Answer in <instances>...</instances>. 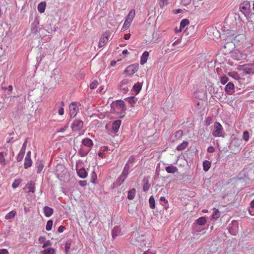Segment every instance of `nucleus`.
<instances>
[{"mask_svg":"<svg viewBox=\"0 0 254 254\" xmlns=\"http://www.w3.org/2000/svg\"><path fill=\"white\" fill-rule=\"evenodd\" d=\"M112 108L118 114L124 113L126 110L125 102L122 100H117L115 103H114Z\"/></svg>","mask_w":254,"mask_h":254,"instance_id":"1","label":"nucleus"},{"mask_svg":"<svg viewBox=\"0 0 254 254\" xmlns=\"http://www.w3.org/2000/svg\"><path fill=\"white\" fill-rule=\"evenodd\" d=\"M231 57L237 61L245 60L248 57V54L246 51H241L236 49L232 52Z\"/></svg>","mask_w":254,"mask_h":254,"instance_id":"2","label":"nucleus"},{"mask_svg":"<svg viewBox=\"0 0 254 254\" xmlns=\"http://www.w3.org/2000/svg\"><path fill=\"white\" fill-rule=\"evenodd\" d=\"M240 9L245 16L248 17L251 16V8L250 1L248 0L244 1L241 3Z\"/></svg>","mask_w":254,"mask_h":254,"instance_id":"3","label":"nucleus"},{"mask_svg":"<svg viewBox=\"0 0 254 254\" xmlns=\"http://www.w3.org/2000/svg\"><path fill=\"white\" fill-rule=\"evenodd\" d=\"M223 133L224 130L222 125L218 122H215L212 131L213 136L215 137H223Z\"/></svg>","mask_w":254,"mask_h":254,"instance_id":"4","label":"nucleus"},{"mask_svg":"<svg viewBox=\"0 0 254 254\" xmlns=\"http://www.w3.org/2000/svg\"><path fill=\"white\" fill-rule=\"evenodd\" d=\"M229 233L233 236H236L239 230L238 222L237 221H232L229 225Z\"/></svg>","mask_w":254,"mask_h":254,"instance_id":"5","label":"nucleus"},{"mask_svg":"<svg viewBox=\"0 0 254 254\" xmlns=\"http://www.w3.org/2000/svg\"><path fill=\"white\" fill-rule=\"evenodd\" d=\"M131 81L128 79H124L122 80L120 84L121 90L124 93H126L128 90V87H130Z\"/></svg>","mask_w":254,"mask_h":254,"instance_id":"6","label":"nucleus"},{"mask_svg":"<svg viewBox=\"0 0 254 254\" xmlns=\"http://www.w3.org/2000/svg\"><path fill=\"white\" fill-rule=\"evenodd\" d=\"M69 110L71 118L75 117L79 111L77 104L75 102L70 103L69 106Z\"/></svg>","mask_w":254,"mask_h":254,"instance_id":"7","label":"nucleus"},{"mask_svg":"<svg viewBox=\"0 0 254 254\" xmlns=\"http://www.w3.org/2000/svg\"><path fill=\"white\" fill-rule=\"evenodd\" d=\"M242 70L247 74H252L254 73V63L244 64L242 66Z\"/></svg>","mask_w":254,"mask_h":254,"instance_id":"8","label":"nucleus"},{"mask_svg":"<svg viewBox=\"0 0 254 254\" xmlns=\"http://www.w3.org/2000/svg\"><path fill=\"white\" fill-rule=\"evenodd\" d=\"M83 123L81 120H75L71 125V128L73 131H79L83 127Z\"/></svg>","mask_w":254,"mask_h":254,"instance_id":"9","label":"nucleus"},{"mask_svg":"<svg viewBox=\"0 0 254 254\" xmlns=\"http://www.w3.org/2000/svg\"><path fill=\"white\" fill-rule=\"evenodd\" d=\"M138 64H132L126 68L125 72L128 75H131L137 71Z\"/></svg>","mask_w":254,"mask_h":254,"instance_id":"10","label":"nucleus"},{"mask_svg":"<svg viewBox=\"0 0 254 254\" xmlns=\"http://www.w3.org/2000/svg\"><path fill=\"white\" fill-rule=\"evenodd\" d=\"M235 48V44L233 42H227L223 46V48L225 49V51L223 52L225 54L231 53L233 52V49Z\"/></svg>","mask_w":254,"mask_h":254,"instance_id":"11","label":"nucleus"},{"mask_svg":"<svg viewBox=\"0 0 254 254\" xmlns=\"http://www.w3.org/2000/svg\"><path fill=\"white\" fill-rule=\"evenodd\" d=\"M121 125V120H118L114 121L112 125V129L111 131V133L114 134L116 133L118 131Z\"/></svg>","mask_w":254,"mask_h":254,"instance_id":"12","label":"nucleus"},{"mask_svg":"<svg viewBox=\"0 0 254 254\" xmlns=\"http://www.w3.org/2000/svg\"><path fill=\"white\" fill-rule=\"evenodd\" d=\"M134 161V158L133 157H130L127 163L126 164L123 171L122 172L123 173H124L127 175H128L129 170L130 168V165H131Z\"/></svg>","mask_w":254,"mask_h":254,"instance_id":"13","label":"nucleus"},{"mask_svg":"<svg viewBox=\"0 0 254 254\" xmlns=\"http://www.w3.org/2000/svg\"><path fill=\"white\" fill-rule=\"evenodd\" d=\"M183 134V131L182 130H178L171 136L170 139L174 142L175 140L180 139Z\"/></svg>","mask_w":254,"mask_h":254,"instance_id":"14","label":"nucleus"},{"mask_svg":"<svg viewBox=\"0 0 254 254\" xmlns=\"http://www.w3.org/2000/svg\"><path fill=\"white\" fill-rule=\"evenodd\" d=\"M127 175L122 173L121 175L117 179L116 185L117 186H121V184L123 183L125 180L127 178Z\"/></svg>","mask_w":254,"mask_h":254,"instance_id":"15","label":"nucleus"},{"mask_svg":"<svg viewBox=\"0 0 254 254\" xmlns=\"http://www.w3.org/2000/svg\"><path fill=\"white\" fill-rule=\"evenodd\" d=\"M90 149L81 145L80 148L78 150V153L81 157L85 156L90 151Z\"/></svg>","mask_w":254,"mask_h":254,"instance_id":"16","label":"nucleus"},{"mask_svg":"<svg viewBox=\"0 0 254 254\" xmlns=\"http://www.w3.org/2000/svg\"><path fill=\"white\" fill-rule=\"evenodd\" d=\"M82 145H84L86 147L90 149L93 145V143L91 139L88 138H85L82 140Z\"/></svg>","mask_w":254,"mask_h":254,"instance_id":"17","label":"nucleus"},{"mask_svg":"<svg viewBox=\"0 0 254 254\" xmlns=\"http://www.w3.org/2000/svg\"><path fill=\"white\" fill-rule=\"evenodd\" d=\"M43 211L46 217H50L53 215L54 213V209L48 206H45L43 208Z\"/></svg>","mask_w":254,"mask_h":254,"instance_id":"18","label":"nucleus"},{"mask_svg":"<svg viewBox=\"0 0 254 254\" xmlns=\"http://www.w3.org/2000/svg\"><path fill=\"white\" fill-rule=\"evenodd\" d=\"M110 36L104 35L101 37L99 42V47L101 48L105 46V45L108 42Z\"/></svg>","mask_w":254,"mask_h":254,"instance_id":"19","label":"nucleus"},{"mask_svg":"<svg viewBox=\"0 0 254 254\" xmlns=\"http://www.w3.org/2000/svg\"><path fill=\"white\" fill-rule=\"evenodd\" d=\"M77 173L78 176L82 179L86 178L88 175V173L84 168L77 170Z\"/></svg>","mask_w":254,"mask_h":254,"instance_id":"20","label":"nucleus"},{"mask_svg":"<svg viewBox=\"0 0 254 254\" xmlns=\"http://www.w3.org/2000/svg\"><path fill=\"white\" fill-rule=\"evenodd\" d=\"M234 90V84L232 82H229L225 86V91L229 94H231Z\"/></svg>","mask_w":254,"mask_h":254,"instance_id":"21","label":"nucleus"},{"mask_svg":"<svg viewBox=\"0 0 254 254\" xmlns=\"http://www.w3.org/2000/svg\"><path fill=\"white\" fill-rule=\"evenodd\" d=\"M207 220L205 217H200L195 221L194 223L196 224L198 226H204L206 224Z\"/></svg>","mask_w":254,"mask_h":254,"instance_id":"22","label":"nucleus"},{"mask_svg":"<svg viewBox=\"0 0 254 254\" xmlns=\"http://www.w3.org/2000/svg\"><path fill=\"white\" fill-rule=\"evenodd\" d=\"M165 170L168 173L174 174L178 172V168L172 165L167 166L165 168Z\"/></svg>","mask_w":254,"mask_h":254,"instance_id":"23","label":"nucleus"},{"mask_svg":"<svg viewBox=\"0 0 254 254\" xmlns=\"http://www.w3.org/2000/svg\"><path fill=\"white\" fill-rule=\"evenodd\" d=\"M149 56V53L147 51H145L142 54L140 60V64L143 65L145 64L147 61Z\"/></svg>","mask_w":254,"mask_h":254,"instance_id":"24","label":"nucleus"},{"mask_svg":"<svg viewBox=\"0 0 254 254\" xmlns=\"http://www.w3.org/2000/svg\"><path fill=\"white\" fill-rule=\"evenodd\" d=\"M37 168V173L40 174L43 169L44 165L41 161H37L35 164Z\"/></svg>","mask_w":254,"mask_h":254,"instance_id":"25","label":"nucleus"},{"mask_svg":"<svg viewBox=\"0 0 254 254\" xmlns=\"http://www.w3.org/2000/svg\"><path fill=\"white\" fill-rule=\"evenodd\" d=\"M136 193V190L134 188L131 189L128 191L127 198L130 200H132L135 196Z\"/></svg>","mask_w":254,"mask_h":254,"instance_id":"26","label":"nucleus"},{"mask_svg":"<svg viewBox=\"0 0 254 254\" xmlns=\"http://www.w3.org/2000/svg\"><path fill=\"white\" fill-rule=\"evenodd\" d=\"M46 6V3L45 1L41 2L38 5V10L40 13H43L45 11Z\"/></svg>","mask_w":254,"mask_h":254,"instance_id":"27","label":"nucleus"},{"mask_svg":"<svg viewBox=\"0 0 254 254\" xmlns=\"http://www.w3.org/2000/svg\"><path fill=\"white\" fill-rule=\"evenodd\" d=\"M121 229L118 227H115L112 231V237L115 238L116 237L119 236L121 233Z\"/></svg>","mask_w":254,"mask_h":254,"instance_id":"28","label":"nucleus"},{"mask_svg":"<svg viewBox=\"0 0 254 254\" xmlns=\"http://www.w3.org/2000/svg\"><path fill=\"white\" fill-rule=\"evenodd\" d=\"M141 88H142L141 84L137 82L133 85V86L132 87V89L134 91H135L136 92V94H137L138 93H139V92L141 90Z\"/></svg>","mask_w":254,"mask_h":254,"instance_id":"29","label":"nucleus"},{"mask_svg":"<svg viewBox=\"0 0 254 254\" xmlns=\"http://www.w3.org/2000/svg\"><path fill=\"white\" fill-rule=\"evenodd\" d=\"M6 155V153L0 152V164L2 166H4L6 164L4 156Z\"/></svg>","mask_w":254,"mask_h":254,"instance_id":"30","label":"nucleus"},{"mask_svg":"<svg viewBox=\"0 0 254 254\" xmlns=\"http://www.w3.org/2000/svg\"><path fill=\"white\" fill-rule=\"evenodd\" d=\"M125 100L128 102L131 106H133L134 104H135L137 101V99L134 96L129 97L126 98Z\"/></svg>","mask_w":254,"mask_h":254,"instance_id":"31","label":"nucleus"},{"mask_svg":"<svg viewBox=\"0 0 254 254\" xmlns=\"http://www.w3.org/2000/svg\"><path fill=\"white\" fill-rule=\"evenodd\" d=\"M188 145L187 141H184L182 143L177 146L176 149L178 150L181 151L185 149Z\"/></svg>","mask_w":254,"mask_h":254,"instance_id":"32","label":"nucleus"},{"mask_svg":"<svg viewBox=\"0 0 254 254\" xmlns=\"http://www.w3.org/2000/svg\"><path fill=\"white\" fill-rule=\"evenodd\" d=\"M189 24V20L187 19H183L180 23V31H181L186 26Z\"/></svg>","mask_w":254,"mask_h":254,"instance_id":"33","label":"nucleus"},{"mask_svg":"<svg viewBox=\"0 0 254 254\" xmlns=\"http://www.w3.org/2000/svg\"><path fill=\"white\" fill-rule=\"evenodd\" d=\"M203 169L205 172H207L210 169L211 163L209 161L205 160L203 162Z\"/></svg>","mask_w":254,"mask_h":254,"instance_id":"34","label":"nucleus"},{"mask_svg":"<svg viewBox=\"0 0 254 254\" xmlns=\"http://www.w3.org/2000/svg\"><path fill=\"white\" fill-rule=\"evenodd\" d=\"M32 165V160L31 158H25L24 166L25 169H27Z\"/></svg>","mask_w":254,"mask_h":254,"instance_id":"35","label":"nucleus"},{"mask_svg":"<svg viewBox=\"0 0 254 254\" xmlns=\"http://www.w3.org/2000/svg\"><path fill=\"white\" fill-rule=\"evenodd\" d=\"M43 254H55L56 251L54 248H48L42 252Z\"/></svg>","mask_w":254,"mask_h":254,"instance_id":"36","label":"nucleus"},{"mask_svg":"<svg viewBox=\"0 0 254 254\" xmlns=\"http://www.w3.org/2000/svg\"><path fill=\"white\" fill-rule=\"evenodd\" d=\"M16 214V212L15 210H12L6 214V215L5 216V218L7 220L13 218L15 217Z\"/></svg>","mask_w":254,"mask_h":254,"instance_id":"37","label":"nucleus"},{"mask_svg":"<svg viewBox=\"0 0 254 254\" xmlns=\"http://www.w3.org/2000/svg\"><path fill=\"white\" fill-rule=\"evenodd\" d=\"M135 15V10L132 9L128 14L127 17H126V19L128 20H130V21H132L133 17Z\"/></svg>","mask_w":254,"mask_h":254,"instance_id":"38","label":"nucleus"},{"mask_svg":"<svg viewBox=\"0 0 254 254\" xmlns=\"http://www.w3.org/2000/svg\"><path fill=\"white\" fill-rule=\"evenodd\" d=\"M149 206L151 209H154L155 207V199L153 196L151 195L149 199Z\"/></svg>","mask_w":254,"mask_h":254,"instance_id":"39","label":"nucleus"},{"mask_svg":"<svg viewBox=\"0 0 254 254\" xmlns=\"http://www.w3.org/2000/svg\"><path fill=\"white\" fill-rule=\"evenodd\" d=\"M35 184L34 183L31 181L28 185V192H34L35 191Z\"/></svg>","mask_w":254,"mask_h":254,"instance_id":"40","label":"nucleus"},{"mask_svg":"<svg viewBox=\"0 0 254 254\" xmlns=\"http://www.w3.org/2000/svg\"><path fill=\"white\" fill-rule=\"evenodd\" d=\"M220 217V212L219 211L216 209L215 210L211 215V219L216 220Z\"/></svg>","mask_w":254,"mask_h":254,"instance_id":"41","label":"nucleus"},{"mask_svg":"<svg viewBox=\"0 0 254 254\" xmlns=\"http://www.w3.org/2000/svg\"><path fill=\"white\" fill-rule=\"evenodd\" d=\"M53 221L52 220H49L47 222L46 230L48 231H50L52 230Z\"/></svg>","mask_w":254,"mask_h":254,"instance_id":"42","label":"nucleus"},{"mask_svg":"<svg viewBox=\"0 0 254 254\" xmlns=\"http://www.w3.org/2000/svg\"><path fill=\"white\" fill-rule=\"evenodd\" d=\"M99 84V83L96 80H94L90 84V88L91 89H94L97 88Z\"/></svg>","mask_w":254,"mask_h":254,"instance_id":"43","label":"nucleus"},{"mask_svg":"<svg viewBox=\"0 0 254 254\" xmlns=\"http://www.w3.org/2000/svg\"><path fill=\"white\" fill-rule=\"evenodd\" d=\"M24 154H25V153L20 151V152H19V153L16 157L17 161L19 162H21L23 160Z\"/></svg>","mask_w":254,"mask_h":254,"instance_id":"44","label":"nucleus"},{"mask_svg":"<svg viewBox=\"0 0 254 254\" xmlns=\"http://www.w3.org/2000/svg\"><path fill=\"white\" fill-rule=\"evenodd\" d=\"M243 138L246 141H248L249 140V132L248 131L246 130L243 132Z\"/></svg>","mask_w":254,"mask_h":254,"instance_id":"45","label":"nucleus"},{"mask_svg":"<svg viewBox=\"0 0 254 254\" xmlns=\"http://www.w3.org/2000/svg\"><path fill=\"white\" fill-rule=\"evenodd\" d=\"M96 180L97 175L95 172L93 171L91 174V182L93 184H95Z\"/></svg>","mask_w":254,"mask_h":254,"instance_id":"46","label":"nucleus"},{"mask_svg":"<svg viewBox=\"0 0 254 254\" xmlns=\"http://www.w3.org/2000/svg\"><path fill=\"white\" fill-rule=\"evenodd\" d=\"M131 22V21H130V20H128L126 19L122 29H124L125 30H126L127 28H128L130 26Z\"/></svg>","mask_w":254,"mask_h":254,"instance_id":"47","label":"nucleus"},{"mask_svg":"<svg viewBox=\"0 0 254 254\" xmlns=\"http://www.w3.org/2000/svg\"><path fill=\"white\" fill-rule=\"evenodd\" d=\"M21 182V180L18 179V180H15L13 182V183H12V187L14 188V189H15L16 188H17L20 183Z\"/></svg>","mask_w":254,"mask_h":254,"instance_id":"48","label":"nucleus"},{"mask_svg":"<svg viewBox=\"0 0 254 254\" xmlns=\"http://www.w3.org/2000/svg\"><path fill=\"white\" fill-rule=\"evenodd\" d=\"M228 81V78L226 76H223L221 77L220 82L221 83L224 85Z\"/></svg>","mask_w":254,"mask_h":254,"instance_id":"49","label":"nucleus"},{"mask_svg":"<svg viewBox=\"0 0 254 254\" xmlns=\"http://www.w3.org/2000/svg\"><path fill=\"white\" fill-rule=\"evenodd\" d=\"M168 3V0H160L159 1V4L160 7H162L165 5H166Z\"/></svg>","mask_w":254,"mask_h":254,"instance_id":"50","label":"nucleus"},{"mask_svg":"<svg viewBox=\"0 0 254 254\" xmlns=\"http://www.w3.org/2000/svg\"><path fill=\"white\" fill-rule=\"evenodd\" d=\"M27 143V139H26L22 145V146L20 149V151L25 153Z\"/></svg>","mask_w":254,"mask_h":254,"instance_id":"51","label":"nucleus"},{"mask_svg":"<svg viewBox=\"0 0 254 254\" xmlns=\"http://www.w3.org/2000/svg\"><path fill=\"white\" fill-rule=\"evenodd\" d=\"M51 245H52V243L51 242V241H49V240H48V241H46L44 243V244L43 245V248H47L48 246H51Z\"/></svg>","mask_w":254,"mask_h":254,"instance_id":"52","label":"nucleus"},{"mask_svg":"<svg viewBox=\"0 0 254 254\" xmlns=\"http://www.w3.org/2000/svg\"><path fill=\"white\" fill-rule=\"evenodd\" d=\"M143 254H156V252L152 250H148L144 252Z\"/></svg>","mask_w":254,"mask_h":254,"instance_id":"53","label":"nucleus"},{"mask_svg":"<svg viewBox=\"0 0 254 254\" xmlns=\"http://www.w3.org/2000/svg\"><path fill=\"white\" fill-rule=\"evenodd\" d=\"M182 3L184 5H188L190 4L191 2V0H181Z\"/></svg>","mask_w":254,"mask_h":254,"instance_id":"54","label":"nucleus"},{"mask_svg":"<svg viewBox=\"0 0 254 254\" xmlns=\"http://www.w3.org/2000/svg\"><path fill=\"white\" fill-rule=\"evenodd\" d=\"M160 200L161 202L164 203V204H162V205H165V204H167L168 203V201L165 197H161Z\"/></svg>","mask_w":254,"mask_h":254,"instance_id":"55","label":"nucleus"},{"mask_svg":"<svg viewBox=\"0 0 254 254\" xmlns=\"http://www.w3.org/2000/svg\"><path fill=\"white\" fill-rule=\"evenodd\" d=\"M70 247V243L66 242L65 244V250L67 252L69 251Z\"/></svg>","mask_w":254,"mask_h":254,"instance_id":"56","label":"nucleus"},{"mask_svg":"<svg viewBox=\"0 0 254 254\" xmlns=\"http://www.w3.org/2000/svg\"><path fill=\"white\" fill-rule=\"evenodd\" d=\"M64 229H65L64 227V226H63V225H61L58 228V231L59 233H63L64 231Z\"/></svg>","mask_w":254,"mask_h":254,"instance_id":"57","label":"nucleus"},{"mask_svg":"<svg viewBox=\"0 0 254 254\" xmlns=\"http://www.w3.org/2000/svg\"><path fill=\"white\" fill-rule=\"evenodd\" d=\"M0 254H9L7 250L5 249H0Z\"/></svg>","mask_w":254,"mask_h":254,"instance_id":"58","label":"nucleus"},{"mask_svg":"<svg viewBox=\"0 0 254 254\" xmlns=\"http://www.w3.org/2000/svg\"><path fill=\"white\" fill-rule=\"evenodd\" d=\"M79 184L81 187H85L87 185V183L86 181H80L79 182Z\"/></svg>","mask_w":254,"mask_h":254,"instance_id":"59","label":"nucleus"},{"mask_svg":"<svg viewBox=\"0 0 254 254\" xmlns=\"http://www.w3.org/2000/svg\"><path fill=\"white\" fill-rule=\"evenodd\" d=\"M207 150L209 153H213L214 152L215 149L213 146H209L207 148Z\"/></svg>","mask_w":254,"mask_h":254,"instance_id":"60","label":"nucleus"},{"mask_svg":"<svg viewBox=\"0 0 254 254\" xmlns=\"http://www.w3.org/2000/svg\"><path fill=\"white\" fill-rule=\"evenodd\" d=\"M104 86H100L98 89L99 93L102 94L105 92Z\"/></svg>","mask_w":254,"mask_h":254,"instance_id":"61","label":"nucleus"},{"mask_svg":"<svg viewBox=\"0 0 254 254\" xmlns=\"http://www.w3.org/2000/svg\"><path fill=\"white\" fill-rule=\"evenodd\" d=\"M64 114V109L63 108L61 107L59 110V114L60 115H63Z\"/></svg>","mask_w":254,"mask_h":254,"instance_id":"62","label":"nucleus"},{"mask_svg":"<svg viewBox=\"0 0 254 254\" xmlns=\"http://www.w3.org/2000/svg\"><path fill=\"white\" fill-rule=\"evenodd\" d=\"M39 242L40 243H43L45 240V238L43 237H40L39 238Z\"/></svg>","mask_w":254,"mask_h":254,"instance_id":"63","label":"nucleus"},{"mask_svg":"<svg viewBox=\"0 0 254 254\" xmlns=\"http://www.w3.org/2000/svg\"><path fill=\"white\" fill-rule=\"evenodd\" d=\"M130 34H125L124 36V39L125 40H128L130 38Z\"/></svg>","mask_w":254,"mask_h":254,"instance_id":"64","label":"nucleus"}]
</instances>
